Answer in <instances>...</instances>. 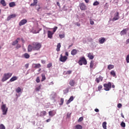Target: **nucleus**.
Masks as SVG:
<instances>
[{
	"label": "nucleus",
	"instance_id": "nucleus-1",
	"mask_svg": "<svg viewBox=\"0 0 129 129\" xmlns=\"http://www.w3.org/2000/svg\"><path fill=\"white\" fill-rule=\"evenodd\" d=\"M34 51H39L42 48V44L38 42H34L32 43Z\"/></svg>",
	"mask_w": 129,
	"mask_h": 129
},
{
	"label": "nucleus",
	"instance_id": "nucleus-2",
	"mask_svg": "<svg viewBox=\"0 0 129 129\" xmlns=\"http://www.w3.org/2000/svg\"><path fill=\"white\" fill-rule=\"evenodd\" d=\"M12 75L13 73H5L2 79V82H5V81H7V80L10 79V78L12 77Z\"/></svg>",
	"mask_w": 129,
	"mask_h": 129
},
{
	"label": "nucleus",
	"instance_id": "nucleus-3",
	"mask_svg": "<svg viewBox=\"0 0 129 129\" xmlns=\"http://www.w3.org/2000/svg\"><path fill=\"white\" fill-rule=\"evenodd\" d=\"M1 109L2 110L3 115H6L8 112V109H9V108L7 107V105L4 104L1 106Z\"/></svg>",
	"mask_w": 129,
	"mask_h": 129
},
{
	"label": "nucleus",
	"instance_id": "nucleus-4",
	"mask_svg": "<svg viewBox=\"0 0 129 129\" xmlns=\"http://www.w3.org/2000/svg\"><path fill=\"white\" fill-rule=\"evenodd\" d=\"M103 86L104 87V90L105 91H109L111 88V83L109 82L107 84H104Z\"/></svg>",
	"mask_w": 129,
	"mask_h": 129
},
{
	"label": "nucleus",
	"instance_id": "nucleus-5",
	"mask_svg": "<svg viewBox=\"0 0 129 129\" xmlns=\"http://www.w3.org/2000/svg\"><path fill=\"white\" fill-rule=\"evenodd\" d=\"M79 65L82 66L83 65H86L87 64V61H86V59H85V57H81L80 60H79L78 62Z\"/></svg>",
	"mask_w": 129,
	"mask_h": 129
},
{
	"label": "nucleus",
	"instance_id": "nucleus-6",
	"mask_svg": "<svg viewBox=\"0 0 129 129\" xmlns=\"http://www.w3.org/2000/svg\"><path fill=\"white\" fill-rule=\"evenodd\" d=\"M119 19V13L117 12L114 14V18L112 19V22H115V21H117Z\"/></svg>",
	"mask_w": 129,
	"mask_h": 129
},
{
	"label": "nucleus",
	"instance_id": "nucleus-7",
	"mask_svg": "<svg viewBox=\"0 0 129 129\" xmlns=\"http://www.w3.org/2000/svg\"><path fill=\"white\" fill-rule=\"evenodd\" d=\"M79 7L82 11H85L87 9L86 5L83 3H80Z\"/></svg>",
	"mask_w": 129,
	"mask_h": 129
},
{
	"label": "nucleus",
	"instance_id": "nucleus-8",
	"mask_svg": "<svg viewBox=\"0 0 129 129\" xmlns=\"http://www.w3.org/2000/svg\"><path fill=\"white\" fill-rule=\"evenodd\" d=\"M28 22V21H27L26 19H23L19 23V26L21 27L22 26H24V25H25V24H27Z\"/></svg>",
	"mask_w": 129,
	"mask_h": 129
},
{
	"label": "nucleus",
	"instance_id": "nucleus-9",
	"mask_svg": "<svg viewBox=\"0 0 129 129\" xmlns=\"http://www.w3.org/2000/svg\"><path fill=\"white\" fill-rule=\"evenodd\" d=\"M66 60H67V56H62V54H61L59 58V61H60V62H66Z\"/></svg>",
	"mask_w": 129,
	"mask_h": 129
},
{
	"label": "nucleus",
	"instance_id": "nucleus-10",
	"mask_svg": "<svg viewBox=\"0 0 129 129\" xmlns=\"http://www.w3.org/2000/svg\"><path fill=\"white\" fill-rule=\"evenodd\" d=\"M53 35H54V33L52 32L51 31H47V37L49 38V39L53 38Z\"/></svg>",
	"mask_w": 129,
	"mask_h": 129
},
{
	"label": "nucleus",
	"instance_id": "nucleus-11",
	"mask_svg": "<svg viewBox=\"0 0 129 129\" xmlns=\"http://www.w3.org/2000/svg\"><path fill=\"white\" fill-rule=\"evenodd\" d=\"M16 17H17L16 14H11L8 17L7 21H10L11 19H14V18H16Z\"/></svg>",
	"mask_w": 129,
	"mask_h": 129
},
{
	"label": "nucleus",
	"instance_id": "nucleus-12",
	"mask_svg": "<svg viewBox=\"0 0 129 129\" xmlns=\"http://www.w3.org/2000/svg\"><path fill=\"white\" fill-rule=\"evenodd\" d=\"M103 80V77H101V76H99V78H97L95 79V81L97 83H99L100 81H102Z\"/></svg>",
	"mask_w": 129,
	"mask_h": 129
},
{
	"label": "nucleus",
	"instance_id": "nucleus-13",
	"mask_svg": "<svg viewBox=\"0 0 129 129\" xmlns=\"http://www.w3.org/2000/svg\"><path fill=\"white\" fill-rule=\"evenodd\" d=\"M16 80H18V77L14 76L11 79H10L8 83H10V82H14V81H16Z\"/></svg>",
	"mask_w": 129,
	"mask_h": 129
},
{
	"label": "nucleus",
	"instance_id": "nucleus-14",
	"mask_svg": "<svg viewBox=\"0 0 129 129\" xmlns=\"http://www.w3.org/2000/svg\"><path fill=\"white\" fill-rule=\"evenodd\" d=\"M78 52V50L76 49H74L71 51V55H72L73 56H75V55L77 54Z\"/></svg>",
	"mask_w": 129,
	"mask_h": 129
},
{
	"label": "nucleus",
	"instance_id": "nucleus-15",
	"mask_svg": "<svg viewBox=\"0 0 129 129\" xmlns=\"http://www.w3.org/2000/svg\"><path fill=\"white\" fill-rule=\"evenodd\" d=\"M34 50V46L31 44H29L28 46V52H32V50Z\"/></svg>",
	"mask_w": 129,
	"mask_h": 129
},
{
	"label": "nucleus",
	"instance_id": "nucleus-16",
	"mask_svg": "<svg viewBox=\"0 0 129 129\" xmlns=\"http://www.w3.org/2000/svg\"><path fill=\"white\" fill-rule=\"evenodd\" d=\"M90 68L91 69H94L95 68V67H94V61L91 60L90 62Z\"/></svg>",
	"mask_w": 129,
	"mask_h": 129
},
{
	"label": "nucleus",
	"instance_id": "nucleus-17",
	"mask_svg": "<svg viewBox=\"0 0 129 129\" xmlns=\"http://www.w3.org/2000/svg\"><path fill=\"white\" fill-rule=\"evenodd\" d=\"M48 113L50 116H54V115L56 114V111H54V110L50 111H49Z\"/></svg>",
	"mask_w": 129,
	"mask_h": 129
},
{
	"label": "nucleus",
	"instance_id": "nucleus-18",
	"mask_svg": "<svg viewBox=\"0 0 129 129\" xmlns=\"http://www.w3.org/2000/svg\"><path fill=\"white\" fill-rule=\"evenodd\" d=\"M83 127L80 124L76 125L73 129H82Z\"/></svg>",
	"mask_w": 129,
	"mask_h": 129
},
{
	"label": "nucleus",
	"instance_id": "nucleus-19",
	"mask_svg": "<svg viewBox=\"0 0 129 129\" xmlns=\"http://www.w3.org/2000/svg\"><path fill=\"white\" fill-rule=\"evenodd\" d=\"M126 34V29H123L120 33L121 36H123V35Z\"/></svg>",
	"mask_w": 129,
	"mask_h": 129
},
{
	"label": "nucleus",
	"instance_id": "nucleus-20",
	"mask_svg": "<svg viewBox=\"0 0 129 129\" xmlns=\"http://www.w3.org/2000/svg\"><path fill=\"white\" fill-rule=\"evenodd\" d=\"M74 99V97H73V96H72L67 101V104H69V103H70V102H71V101H73Z\"/></svg>",
	"mask_w": 129,
	"mask_h": 129
},
{
	"label": "nucleus",
	"instance_id": "nucleus-21",
	"mask_svg": "<svg viewBox=\"0 0 129 129\" xmlns=\"http://www.w3.org/2000/svg\"><path fill=\"white\" fill-rule=\"evenodd\" d=\"M33 66L34 68H40L41 64L40 63H33Z\"/></svg>",
	"mask_w": 129,
	"mask_h": 129
},
{
	"label": "nucleus",
	"instance_id": "nucleus-22",
	"mask_svg": "<svg viewBox=\"0 0 129 129\" xmlns=\"http://www.w3.org/2000/svg\"><path fill=\"white\" fill-rule=\"evenodd\" d=\"M110 75H111L113 77H115V78H116V74H115V72H114V70H112L111 71Z\"/></svg>",
	"mask_w": 129,
	"mask_h": 129
},
{
	"label": "nucleus",
	"instance_id": "nucleus-23",
	"mask_svg": "<svg viewBox=\"0 0 129 129\" xmlns=\"http://www.w3.org/2000/svg\"><path fill=\"white\" fill-rule=\"evenodd\" d=\"M69 84L71 85V86H74L75 85V81L71 80L69 82Z\"/></svg>",
	"mask_w": 129,
	"mask_h": 129
},
{
	"label": "nucleus",
	"instance_id": "nucleus-24",
	"mask_svg": "<svg viewBox=\"0 0 129 129\" xmlns=\"http://www.w3.org/2000/svg\"><path fill=\"white\" fill-rule=\"evenodd\" d=\"M9 7L10 8H14V7H16V3L15 2H11L9 3Z\"/></svg>",
	"mask_w": 129,
	"mask_h": 129
},
{
	"label": "nucleus",
	"instance_id": "nucleus-25",
	"mask_svg": "<svg viewBox=\"0 0 129 129\" xmlns=\"http://www.w3.org/2000/svg\"><path fill=\"white\" fill-rule=\"evenodd\" d=\"M88 57L90 60H92L93 58H94V56L92 55V53H89L88 54Z\"/></svg>",
	"mask_w": 129,
	"mask_h": 129
},
{
	"label": "nucleus",
	"instance_id": "nucleus-26",
	"mask_svg": "<svg viewBox=\"0 0 129 129\" xmlns=\"http://www.w3.org/2000/svg\"><path fill=\"white\" fill-rule=\"evenodd\" d=\"M38 4V0H33V3L30 5L31 7H34Z\"/></svg>",
	"mask_w": 129,
	"mask_h": 129
},
{
	"label": "nucleus",
	"instance_id": "nucleus-27",
	"mask_svg": "<svg viewBox=\"0 0 129 129\" xmlns=\"http://www.w3.org/2000/svg\"><path fill=\"white\" fill-rule=\"evenodd\" d=\"M99 42L100 44H103V43H104V42H105V38L104 37L101 38V39H100L99 40Z\"/></svg>",
	"mask_w": 129,
	"mask_h": 129
},
{
	"label": "nucleus",
	"instance_id": "nucleus-28",
	"mask_svg": "<svg viewBox=\"0 0 129 129\" xmlns=\"http://www.w3.org/2000/svg\"><path fill=\"white\" fill-rule=\"evenodd\" d=\"M23 56L25 59H29L30 58V55L28 53H24Z\"/></svg>",
	"mask_w": 129,
	"mask_h": 129
},
{
	"label": "nucleus",
	"instance_id": "nucleus-29",
	"mask_svg": "<svg viewBox=\"0 0 129 129\" xmlns=\"http://www.w3.org/2000/svg\"><path fill=\"white\" fill-rule=\"evenodd\" d=\"M60 48H61V44L60 43H58L57 45L56 51L57 52H59V51H60Z\"/></svg>",
	"mask_w": 129,
	"mask_h": 129
},
{
	"label": "nucleus",
	"instance_id": "nucleus-30",
	"mask_svg": "<svg viewBox=\"0 0 129 129\" xmlns=\"http://www.w3.org/2000/svg\"><path fill=\"white\" fill-rule=\"evenodd\" d=\"M1 4L3 6V7H6L7 6V4L6 3V1L5 0H1Z\"/></svg>",
	"mask_w": 129,
	"mask_h": 129
},
{
	"label": "nucleus",
	"instance_id": "nucleus-31",
	"mask_svg": "<svg viewBox=\"0 0 129 129\" xmlns=\"http://www.w3.org/2000/svg\"><path fill=\"white\" fill-rule=\"evenodd\" d=\"M41 77H42V79H41L42 82H43V81H44V80H46V77H45V74H42L41 75Z\"/></svg>",
	"mask_w": 129,
	"mask_h": 129
},
{
	"label": "nucleus",
	"instance_id": "nucleus-32",
	"mask_svg": "<svg viewBox=\"0 0 129 129\" xmlns=\"http://www.w3.org/2000/svg\"><path fill=\"white\" fill-rule=\"evenodd\" d=\"M114 68V66L112 65V64H109L108 66V69L109 70H111V69H113Z\"/></svg>",
	"mask_w": 129,
	"mask_h": 129
},
{
	"label": "nucleus",
	"instance_id": "nucleus-33",
	"mask_svg": "<svg viewBox=\"0 0 129 129\" xmlns=\"http://www.w3.org/2000/svg\"><path fill=\"white\" fill-rule=\"evenodd\" d=\"M106 124H107V123H106V121L103 122L102 123V126H103V128L104 129H107V128H106Z\"/></svg>",
	"mask_w": 129,
	"mask_h": 129
},
{
	"label": "nucleus",
	"instance_id": "nucleus-34",
	"mask_svg": "<svg viewBox=\"0 0 129 129\" xmlns=\"http://www.w3.org/2000/svg\"><path fill=\"white\" fill-rule=\"evenodd\" d=\"M46 113H47V112H46V111H43L41 112L40 115L41 116H43L46 115Z\"/></svg>",
	"mask_w": 129,
	"mask_h": 129
},
{
	"label": "nucleus",
	"instance_id": "nucleus-35",
	"mask_svg": "<svg viewBox=\"0 0 129 129\" xmlns=\"http://www.w3.org/2000/svg\"><path fill=\"white\" fill-rule=\"evenodd\" d=\"M18 43H19V41L17 40H16L13 42L12 45L16 46V45H17V44H18Z\"/></svg>",
	"mask_w": 129,
	"mask_h": 129
},
{
	"label": "nucleus",
	"instance_id": "nucleus-36",
	"mask_svg": "<svg viewBox=\"0 0 129 129\" xmlns=\"http://www.w3.org/2000/svg\"><path fill=\"white\" fill-rule=\"evenodd\" d=\"M21 88L20 87H18L16 89V92L17 93H20V92H21Z\"/></svg>",
	"mask_w": 129,
	"mask_h": 129
},
{
	"label": "nucleus",
	"instance_id": "nucleus-37",
	"mask_svg": "<svg viewBox=\"0 0 129 129\" xmlns=\"http://www.w3.org/2000/svg\"><path fill=\"white\" fill-rule=\"evenodd\" d=\"M31 33H33V34H38L39 33V31H37L36 30H35L34 29H32L31 31Z\"/></svg>",
	"mask_w": 129,
	"mask_h": 129
},
{
	"label": "nucleus",
	"instance_id": "nucleus-38",
	"mask_svg": "<svg viewBox=\"0 0 129 129\" xmlns=\"http://www.w3.org/2000/svg\"><path fill=\"white\" fill-rule=\"evenodd\" d=\"M69 92V89H66L64 90H63V94H67Z\"/></svg>",
	"mask_w": 129,
	"mask_h": 129
},
{
	"label": "nucleus",
	"instance_id": "nucleus-39",
	"mask_svg": "<svg viewBox=\"0 0 129 129\" xmlns=\"http://www.w3.org/2000/svg\"><path fill=\"white\" fill-rule=\"evenodd\" d=\"M120 125L122 127H125V123L123 121L121 122Z\"/></svg>",
	"mask_w": 129,
	"mask_h": 129
},
{
	"label": "nucleus",
	"instance_id": "nucleus-40",
	"mask_svg": "<svg viewBox=\"0 0 129 129\" xmlns=\"http://www.w3.org/2000/svg\"><path fill=\"white\" fill-rule=\"evenodd\" d=\"M0 129H6V126H5V125H4V124H0Z\"/></svg>",
	"mask_w": 129,
	"mask_h": 129
},
{
	"label": "nucleus",
	"instance_id": "nucleus-41",
	"mask_svg": "<svg viewBox=\"0 0 129 129\" xmlns=\"http://www.w3.org/2000/svg\"><path fill=\"white\" fill-rule=\"evenodd\" d=\"M40 89H41V86H39L35 88L36 91H40Z\"/></svg>",
	"mask_w": 129,
	"mask_h": 129
},
{
	"label": "nucleus",
	"instance_id": "nucleus-42",
	"mask_svg": "<svg viewBox=\"0 0 129 129\" xmlns=\"http://www.w3.org/2000/svg\"><path fill=\"white\" fill-rule=\"evenodd\" d=\"M58 29V27L57 26H55L53 28V33H55V32H56V31H57V29Z\"/></svg>",
	"mask_w": 129,
	"mask_h": 129
},
{
	"label": "nucleus",
	"instance_id": "nucleus-43",
	"mask_svg": "<svg viewBox=\"0 0 129 129\" xmlns=\"http://www.w3.org/2000/svg\"><path fill=\"white\" fill-rule=\"evenodd\" d=\"M90 25H92V26H93V25H94V21H93V20H92V19H90Z\"/></svg>",
	"mask_w": 129,
	"mask_h": 129
},
{
	"label": "nucleus",
	"instance_id": "nucleus-44",
	"mask_svg": "<svg viewBox=\"0 0 129 129\" xmlns=\"http://www.w3.org/2000/svg\"><path fill=\"white\" fill-rule=\"evenodd\" d=\"M60 102H61V103L60 104V105H62L63 103L64 102V99L63 98H61L60 99Z\"/></svg>",
	"mask_w": 129,
	"mask_h": 129
},
{
	"label": "nucleus",
	"instance_id": "nucleus-45",
	"mask_svg": "<svg viewBox=\"0 0 129 129\" xmlns=\"http://www.w3.org/2000/svg\"><path fill=\"white\" fill-rule=\"evenodd\" d=\"M101 89H102V85H99L98 87V90L99 91H100V90H101Z\"/></svg>",
	"mask_w": 129,
	"mask_h": 129
},
{
	"label": "nucleus",
	"instance_id": "nucleus-46",
	"mask_svg": "<svg viewBox=\"0 0 129 129\" xmlns=\"http://www.w3.org/2000/svg\"><path fill=\"white\" fill-rule=\"evenodd\" d=\"M98 5H99V3L97 1H96L93 3V6H98Z\"/></svg>",
	"mask_w": 129,
	"mask_h": 129
},
{
	"label": "nucleus",
	"instance_id": "nucleus-47",
	"mask_svg": "<svg viewBox=\"0 0 129 129\" xmlns=\"http://www.w3.org/2000/svg\"><path fill=\"white\" fill-rule=\"evenodd\" d=\"M36 81L37 83H40V78L39 77H37L36 78Z\"/></svg>",
	"mask_w": 129,
	"mask_h": 129
},
{
	"label": "nucleus",
	"instance_id": "nucleus-48",
	"mask_svg": "<svg viewBox=\"0 0 129 129\" xmlns=\"http://www.w3.org/2000/svg\"><path fill=\"white\" fill-rule=\"evenodd\" d=\"M83 120V117H80L79 119H78V122H80Z\"/></svg>",
	"mask_w": 129,
	"mask_h": 129
},
{
	"label": "nucleus",
	"instance_id": "nucleus-49",
	"mask_svg": "<svg viewBox=\"0 0 129 129\" xmlns=\"http://www.w3.org/2000/svg\"><path fill=\"white\" fill-rule=\"evenodd\" d=\"M64 37H65V35L59 34V38H60V39H63V38H64Z\"/></svg>",
	"mask_w": 129,
	"mask_h": 129
},
{
	"label": "nucleus",
	"instance_id": "nucleus-50",
	"mask_svg": "<svg viewBox=\"0 0 129 129\" xmlns=\"http://www.w3.org/2000/svg\"><path fill=\"white\" fill-rule=\"evenodd\" d=\"M126 61L127 63H129V55H127L126 57Z\"/></svg>",
	"mask_w": 129,
	"mask_h": 129
},
{
	"label": "nucleus",
	"instance_id": "nucleus-51",
	"mask_svg": "<svg viewBox=\"0 0 129 129\" xmlns=\"http://www.w3.org/2000/svg\"><path fill=\"white\" fill-rule=\"evenodd\" d=\"M47 68H50L51 67H52V63H49L47 65Z\"/></svg>",
	"mask_w": 129,
	"mask_h": 129
},
{
	"label": "nucleus",
	"instance_id": "nucleus-52",
	"mask_svg": "<svg viewBox=\"0 0 129 129\" xmlns=\"http://www.w3.org/2000/svg\"><path fill=\"white\" fill-rule=\"evenodd\" d=\"M72 73V71H68L66 73V74H68L69 75Z\"/></svg>",
	"mask_w": 129,
	"mask_h": 129
},
{
	"label": "nucleus",
	"instance_id": "nucleus-53",
	"mask_svg": "<svg viewBox=\"0 0 129 129\" xmlns=\"http://www.w3.org/2000/svg\"><path fill=\"white\" fill-rule=\"evenodd\" d=\"M122 106V105H121V103H119L117 104V107L118 108H120Z\"/></svg>",
	"mask_w": 129,
	"mask_h": 129
},
{
	"label": "nucleus",
	"instance_id": "nucleus-54",
	"mask_svg": "<svg viewBox=\"0 0 129 129\" xmlns=\"http://www.w3.org/2000/svg\"><path fill=\"white\" fill-rule=\"evenodd\" d=\"M16 48V49H19V48H21V44H17Z\"/></svg>",
	"mask_w": 129,
	"mask_h": 129
},
{
	"label": "nucleus",
	"instance_id": "nucleus-55",
	"mask_svg": "<svg viewBox=\"0 0 129 129\" xmlns=\"http://www.w3.org/2000/svg\"><path fill=\"white\" fill-rule=\"evenodd\" d=\"M29 63H26V64L25 65V67L26 68V69H28V68H29Z\"/></svg>",
	"mask_w": 129,
	"mask_h": 129
},
{
	"label": "nucleus",
	"instance_id": "nucleus-56",
	"mask_svg": "<svg viewBox=\"0 0 129 129\" xmlns=\"http://www.w3.org/2000/svg\"><path fill=\"white\" fill-rule=\"evenodd\" d=\"M94 110L96 112H99V109H98V108L95 109Z\"/></svg>",
	"mask_w": 129,
	"mask_h": 129
},
{
	"label": "nucleus",
	"instance_id": "nucleus-57",
	"mask_svg": "<svg viewBox=\"0 0 129 129\" xmlns=\"http://www.w3.org/2000/svg\"><path fill=\"white\" fill-rule=\"evenodd\" d=\"M76 25H77V26H78V27H80V26H81L80 23H79L78 22L76 23Z\"/></svg>",
	"mask_w": 129,
	"mask_h": 129
},
{
	"label": "nucleus",
	"instance_id": "nucleus-58",
	"mask_svg": "<svg viewBox=\"0 0 129 129\" xmlns=\"http://www.w3.org/2000/svg\"><path fill=\"white\" fill-rule=\"evenodd\" d=\"M41 63L42 64H45V63H46V61L44 60H41Z\"/></svg>",
	"mask_w": 129,
	"mask_h": 129
},
{
	"label": "nucleus",
	"instance_id": "nucleus-59",
	"mask_svg": "<svg viewBox=\"0 0 129 129\" xmlns=\"http://www.w3.org/2000/svg\"><path fill=\"white\" fill-rule=\"evenodd\" d=\"M65 55L66 56H69V53L68 52L66 51L65 53Z\"/></svg>",
	"mask_w": 129,
	"mask_h": 129
},
{
	"label": "nucleus",
	"instance_id": "nucleus-60",
	"mask_svg": "<svg viewBox=\"0 0 129 129\" xmlns=\"http://www.w3.org/2000/svg\"><path fill=\"white\" fill-rule=\"evenodd\" d=\"M67 116H68V117H70V116H71V113L69 114V113H68V115H67Z\"/></svg>",
	"mask_w": 129,
	"mask_h": 129
},
{
	"label": "nucleus",
	"instance_id": "nucleus-61",
	"mask_svg": "<svg viewBox=\"0 0 129 129\" xmlns=\"http://www.w3.org/2000/svg\"><path fill=\"white\" fill-rule=\"evenodd\" d=\"M85 3H86V4H88V3H89V0H84Z\"/></svg>",
	"mask_w": 129,
	"mask_h": 129
},
{
	"label": "nucleus",
	"instance_id": "nucleus-62",
	"mask_svg": "<svg viewBox=\"0 0 129 129\" xmlns=\"http://www.w3.org/2000/svg\"><path fill=\"white\" fill-rule=\"evenodd\" d=\"M72 46H73V44H72L71 45L69 46V49H70V48H71V47H72Z\"/></svg>",
	"mask_w": 129,
	"mask_h": 129
},
{
	"label": "nucleus",
	"instance_id": "nucleus-63",
	"mask_svg": "<svg viewBox=\"0 0 129 129\" xmlns=\"http://www.w3.org/2000/svg\"><path fill=\"white\" fill-rule=\"evenodd\" d=\"M56 5L58 6V7H60V3H59V2H57Z\"/></svg>",
	"mask_w": 129,
	"mask_h": 129
},
{
	"label": "nucleus",
	"instance_id": "nucleus-64",
	"mask_svg": "<svg viewBox=\"0 0 129 129\" xmlns=\"http://www.w3.org/2000/svg\"><path fill=\"white\" fill-rule=\"evenodd\" d=\"M51 120V119H48L46 120V122H49V121Z\"/></svg>",
	"mask_w": 129,
	"mask_h": 129
}]
</instances>
